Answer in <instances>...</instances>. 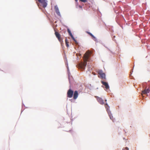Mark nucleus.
I'll list each match as a JSON object with an SVG mask.
<instances>
[{
	"label": "nucleus",
	"mask_w": 150,
	"mask_h": 150,
	"mask_svg": "<svg viewBox=\"0 0 150 150\" xmlns=\"http://www.w3.org/2000/svg\"><path fill=\"white\" fill-rule=\"evenodd\" d=\"M91 52L88 51L84 54L83 57V62H81L79 64V66L80 68L83 70H84L87 65V62L89 61V57Z\"/></svg>",
	"instance_id": "obj_1"
},
{
	"label": "nucleus",
	"mask_w": 150,
	"mask_h": 150,
	"mask_svg": "<svg viewBox=\"0 0 150 150\" xmlns=\"http://www.w3.org/2000/svg\"><path fill=\"white\" fill-rule=\"evenodd\" d=\"M101 82L103 85L102 86V87L105 88V90H108L109 89V86L108 83L107 82L103 81H101Z\"/></svg>",
	"instance_id": "obj_2"
},
{
	"label": "nucleus",
	"mask_w": 150,
	"mask_h": 150,
	"mask_svg": "<svg viewBox=\"0 0 150 150\" xmlns=\"http://www.w3.org/2000/svg\"><path fill=\"white\" fill-rule=\"evenodd\" d=\"M74 93V91L71 89H69L67 92V96L69 98L72 97Z\"/></svg>",
	"instance_id": "obj_3"
},
{
	"label": "nucleus",
	"mask_w": 150,
	"mask_h": 150,
	"mask_svg": "<svg viewBox=\"0 0 150 150\" xmlns=\"http://www.w3.org/2000/svg\"><path fill=\"white\" fill-rule=\"evenodd\" d=\"M38 1L42 4L43 8H45L47 5L46 0H38Z\"/></svg>",
	"instance_id": "obj_4"
},
{
	"label": "nucleus",
	"mask_w": 150,
	"mask_h": 150,
	"mask_svg": "<svg viewBox=\"0 0 150 150\" xmlns=\"http://www.w3.org/2000/svg\"><path fill=\"white\" fill-rule=\"evenodd\" d=\"M98 74L100 75L101 79H105V73H103L101 70H100L98 72Z\"/></svg>",
	"instance_id": "obj_5"
},
{
	"label": "nucleus",
	"mask_w": 150,
	"mask_h": 150,
	"mask_svg": "<svg viewBox=\"0 0 150 150\" xmlns=\"http://www.w3.org/2000/svg\"><path fill=\"white\" fill-rule=\"evenodd\" d=\"M95 97L96 99L98 101L100 104L103 105L104 104L103 100L102 99V98L96 96H95Z\"/></svg>",
	"instance_id": "obj_6"
},
{
	"label": "nucleus",
	"mask_w": 150,
	"mask_h": 150,
	"mask_svg": "<svg viewBox=\"0 0 150 150\" xmlns=\"http://www.w3.org/2000/svg\"><path fill=\"white\" fill-rule=\"evenodd\" d=\"M54 8L55 11V12L57 14V15L59 16V18L61 17V15L59 11V8H58V7L57 5H56L54 6Z\"/></svg>",
	"instance_id": "obj_7"
},
{
	"label": "nucleus",
	"mask_w": 150,
	"mask_h": 150,
	"mask_svg": "<svg viewBox=\"0 0 150 150\" xmlns=\"http://www.w3.org/2000/svg\"><path fill=\"white\" fill-rule=\"evenodd\" d=\"M150 91V88H149L147 89L146 88L144 90H143L141 94V95L143 96V94H146L147 93H149Z\"/></svg>",
	"instance_id": "obj_8"
},
{
	"label": "nucleus",
	"mask_w": 150,
	"mask_h": 150,
	"mask_svg": "<svg viewBox=\"0 0 150 150\" xmlns=\"http://www.w3.org/2000/svg\"><path fill=\"white\" fill-rule=\"evenodd\" d=\"M55 34L56 37L58 38V39L59 41L60 42H61L62 41V39L61 38L60 35L59 33L58 32H55Z\"/></svg>",
	"instance_id": "obj_9"
},
{
	"label": "nucleus",
	"mask_w": 150,
	"mask_h": 150,
	"mask_svg": "<svg viewBox=\"0 0 150 150\" xmlns=\"http://www.w3.org/2000/svg\"><path fill=\"white\" fill-rule=\"evenodd\" d=\"M67 32L69 33V35L71 37L72 39L74 40V41H75L76 43L77 42H76V40L74 38L73 35H72L71 33L70 30L69 29H68Z\"/></svg>",
	"instance_id": "obj_10"
},
{
	"label": "nucleus",
	"mask_w": 150,
	"mask_h": 150,
	"mask_svg": "<svg viewBox=\"0 0 150 150\" xmlns=\"http://www.w3.org/2000/svg\"><path fill=\"white\" fill-rule=\"evenodd\" d=\"M78 91H76L74 92V93L73 98L74 99H76L78 97Z\"/></svg>",
	"instance_id": "obj_11"
},
{
	"label": "nucleus",
	"mask_w": 150,
	"mask_h": 150,
	"mask_svg": "<svg viewBox=\"0 0 150 150\" xmlns=\"http://www.w3.org/2000/svg\"><path fill=\"white\" fill-rule=\"evenodd\" d=\"M108 112L110 119H111L113 122H114L115 121V120L113 118V117L111 113V112L109 111V112Z\"/></svg>",
	"instance_id": "obj_12"
},
{
	"label": "nucleus",
	"mask_w": 150,
	"mask_h": 150,
	"mask_svg": "<svg viewBox=\"0 0 150 150\" xmlns=\"http://www.w3.org/2000/svg\"><path fill=\"white\" fill-rule=\"evenodd\" d=\"M86 33L88 34H89V35H90L92 37V38L94 40H96V38H95V37L93 35H92L91 33H90L89 32H88V31H87L86 32Z\"/></svg>",
	"instance_id": "obj_13"
},
{
	"label": "nucleus",
	"mask_w": 150,
	"mask_h": 150,
	"mask_svg": "<svg viewBox=\"0 0 150 150\" xmlns=\"http://www.w3.org/2000/svg\"><path fill=\"white\" fill-rule=\"evenodd\" d=\"M105 107L108 112L110 111L109 110V107L108 106L107 103L105 104Z\"/></svg>",
	"instance_id": "obj_14"
},
{
	"label": "nucleus",
	"mask_w": 150,
	"mask_h": 150,
	"mask_svg": "<svg viewBox=\"0 0 150 150\" xmlns=\"http://www.w3.org/2000/svg\"><path fill=\"white\" fill-rule=\"evenodd\" d=\"M105 107L108 112L110 111L109 110V107L108 106L107 103L105 104Z\"/></svg>",
	"instance_id": "obj_15"
},
{
	"label": "nucleus",
	"mask_w": 150,
	"mask_h": 150,
	"mask_svg": "<svg viewBox=\"0 0 150 150\" xmlns=\"http://www.w3.org/2000/svg\"><path fill=\"white\" fill-rule=\"evenodd\" d=\"M65 43H66V45L67 47H69V45H68V42H67V39H66L65 40Z\"/></svg>",
	"instance_id": "obj_16"
},
{
	"label": "nucleus",
	"mask_w": 150,
	"mask_h": 150,
	"mask_svg": "<svg viewBox=\"0 0 150 150\" xmlns=\"http://www.w3.org/2000/svg\"><path fill=\"white\" fill-rule=\"evenodd\" d=\"M80 1H81L82 2H83L84 3L86 2L87 1V0H80Z\"/></svg>",
	"instance_id": "obj_17"
},
{
	"label": "nucleus",
	"mask_w": 150,
	"mask_h": 150,
	"mask_svg": "<svg viewBox=\"0 0 150 150\" xmlns=\"http://www.w3.org/2000/svg\"><path fill=\"white\" fill-rule=\"evenodd\" d=\"M125 149H126V150H128L129 149V148L127 147H125Z\"/></svg>",
	"instance_id": "obj_18"
},
{
	"label": "nucleus",
	"mask_w": 150,
	"mask_h": 150,
	"mask_svg": "<svg viewBox=\"0 0 150 150\" xmlns=\"http://www.w3.org/2000/svg\"><path fill=\"white\" fill-rule=\"evenodd\" d=\"M79 8H82V6H81L80 5H79Z\"/></svg>",
	"instance_id": "obj_19"
},
{
	"label": "nucleus",
	"mask_w": 150,
	"mask_h": 150,
	"mask_svg": "<svg viewBox=\"0 0 150 150\" xmlns=\"http://www.w3.org/2000/svg\"><path fill=\"white\" fill-rule=\"evenodd\" d=\"M122 150H126V149H125V148H124L122 149Z\"/></svg>",
	"instance_id": "obj_20"
},
{
	"label": "nucleus",
	"mask_w": 150,
	"mask_h": 150,
	"mask_svg": "<svg viewBox=\"0 0 150 150\" xmlns=\"http://www.w3.org/2000/svg\"><path fill=\"white\" fill-rule=\"evenodd\" d=\"M76 1H77V0H75Z\"/></svg>",
	"instance_id": "obj_21"
},
{
	"label": "nucleus",
	"mask_w": 150,
	"mask_h": 150,
	"mask_svg": "<svg viewBox=\"0 0 150 150\" xmlns=\"http://www.w3.org/2000/svg\"><path fill=\"white\" fill-rule=\"evenodd\" d=\"M107 101L106 100H105V101Z\"/></svg>",
	"instance_id": "obj_22"
}]
</instances>
